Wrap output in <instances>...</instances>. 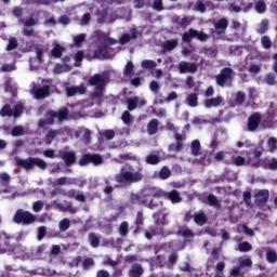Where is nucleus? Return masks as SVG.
<instances>
[{
	"label": "nucleus",
	"mask_w": 277,
	"mask_h": 277,
	"mask_svg": "<svg viewBox=\"0 0 277 277\" xmlns=\"http://www.w3.org/2000/svg\"><path fill=\"white\" fill-rule=\"evenodd\" d=\"M177 47H179V40L176 39L167 40L162 45V51L168 53L170 51H174V49Z\"/></svg>",
	"instance_id": "cd10ccee"
},
{
	"label": "nucleus",
	"mask_w": 277,
	"mask_h": 277,
	"mask_svg": "<svg viewBox=\"0 0 277 277\" xmlns=\"http://www.w3.org/2000/svg\"><path fill=\"white\" fill-rule=\"evenodd\" d=\"M18 49V40L16 38H10L9 43L6 45V51H14Z\"/></svg>",
	"instance_id": "5fc2aeb1"
},
{
	"label": "nucleus",
	"mask_w": 277,
	"mask_h": 277,
	"mask_svg": "<svg viewBox=\"0 0 277 277\" xmlns=\"http://www.w3.org/2000/svg\"><path fill=\"white\" fill-rule=\"evenodd\" d=\"M234 263H237L238 266L232 268L230 276L237 277L239 274H241V269L245 267H252V259L248 255L240 256L234 261Z\"/></svg>",
	"instance_id": "9b49d317"
},
{
	"label": "nucleus",
	"mask_w": 277,
	"mask_h": 277,
	"mask_svg": "<svg viewBox=\"0 0 277 277\" xmlns=\"http://www.w3.org/2000/svg\"><path fill=\"white\" fill-rule=\"evenodd\" d=\"M255 12H258V14H265V12H267V4H265V0H259L255 3Z\"/></svg>",
	"instance_id": "c03bdc74"
},
{
	"label": "nucleus",
	"mask_w": 277,
	"mask_h": 277,
	"mask_svg": "<svg viewBox=\"0 0 277 277\" xmlns=\"http://www.w3.org/2000/svg\"><path fill=\"white\" fill-rule=\"evenodd\" d=\"M107 9H102L101 11H97V23H105L107 21Z\"/></svg>",
	"instance_id": "4d7b16f0"
},
{
	"label": "nucleus",
	"mask_w": 277,
	"mask_h": 277,
	"mask_svg": "<svg viewBox=\"0 0 277 277\" xmlns=\"http://www.w3.org/2000/svg\"><path fill=\"white\" fill-rule=\"evenodd\" d=\"M233 77V70H224L221 72V75L215 77L216 83L221 88H224V85H232Z\"/></svg>",
	"instance_id": "2eb2a0df"
},
{
	"label": "nucleus",
	"mask_w": 277,
	"mask_h": 277,
	"mask_svg": "<svg viewBox=\"0 0 277 277\" xmlns=\"http://www.w3.org/2000/svg\"><path fill=\"white\" fill-rule=\"evenodd\" d=\"M129 42H131V34H122L120 39H119V44H129Z\"/></svg>",
	"instance_id": "0e129e2a"
},
{
	"label": "nucleus",
	"mask_w": 277,
	"mask_h": 277,
	"mask_svg": "<svg viewBox=\"0 0 277 277\" xmlns=\"http://www.w3.org/2000/svg\"><path fill=\"white\" fill-rule=\"evenodd\" d=\"M75 183H77L75 179L63 176L54 180V182H52V185L54 187H57L62 185H75Z\"/></svg>",
	"instance_id": "a878e982"
},
{
	"label": "nucleus",
	"mask_w": 277,
	"mask_h": 277,
	"mask_svg": "<svg viewBox=\"0 0 277 277\" xmlns=\"http://www.w3.org/2000/svg\"><path fill=\"white\" fill-rule=\"evenodd\" d=\"M60 157L62 160L65 161L66 166H72L75 161H77V158L75 156V151L65 149L63 151H60Z\"/></svg>",
	"instance_id": "412c9836"
},
{
	"label": "nucleus",
	"mask_w": 277,
	"mask_h": 277,
	"mask_svg": "<svg viewBox=\"0 0 277 277\" xmlns=\"http://www.w3.org/2000/svg\"><path fill=\"white\" fill-rule=\"evenodd\" d=\"M266 259L268 263H276L277 261V253L273 249L267 248L266 249Z\"/></svg>",
	"instance_id": "09e8293b"
},
{
	"label": "nucleus",
	"mask_w": 277,
	"mask_h": 277,
	"mask_svg": "<svg viewBox=\"0 0 277 277\" xmlns=\"http://www.w3.org/2000/svg\"><path fill=\"white\" fill-rule=\"evenodd\" d=\"M260 167L264 168L265 170H277V158L276 157H266L264 159H259Z\"/></svg>",
	"instance_id": "f3484780"
},
{
	"label": "nucleus",
	"mask_w": 277,
	"mask_h": 277,
	"mask_svg": "<svg viewBox=\"0 0 277 277\" xmlns=\"http://www.w3.org/2000/svg\"><path fill=\"white\" fill-rule=\"evenodd\" d=\"M226 137H228V135L226 134V131H224V130L216 131L213 140L210 143V148L212 150H216L217 146H220V142H224V140H226Z\"/></svg>",
	"instance_id": "a211bd4d"
},
{
	"label": "nucleus",
	"mask_w": 277,
	"mask_h": 277,
	"mask_svg": "<svg viewBox=\"0 0 277 277\" xmlns=\"http://www.w3.org/2000/svg\"><path fill=\"white\" fill-rule=\"evenodd\" d=\"M193 38H196L200 42H207L209 40V35H207L206 32H202V31H198L194 28H190L188 31H186L182 35L183 42H186L187 44H189V42H192Z\"/></svg>",
	"instance_id": "9d476101"
},
{
	"label": "nucleus",
	"mask_w": 277,
	"mask_h": 277,
	"mask_svg": "<svg viewBox=\"0 0 277 277\" xmlns=\"http://www.w3.org/2000/svg\"><path fill=\"white\" fill-rule=\"evenodd\" d=\"M207 220V214H205V212H197L194 214V222L197 226H205Z\"/></svg>",
	"instance_id": "c756f323"
},
{
	"label": "nucleus",
	"mask_w": 277,
	"mask_h": 277,
	"mask_svg": "<svg viewBox=\"0 0 277 277\" xmlns=\"http://www.w3.org/2000/svg\"><path fill=\"white\" fill-rule=\"evenodd\" d=\"M159 131V120L153 119L147 124V133L148 135H155Z\"/></svg>",
	"instance_id": "7c9ffc66"
},
{
	"label": "nucleus",
	"mask_w": 277,
	"mask_h": 277,
	"mask_svg": "<svg viewBox=\"0 0 277 277\" xmlns=\"http://www.w3.org/2000/svg\"><path fill=\"white\" fill-rule=\"evenodd\" d=\"M12 181V177L6 172L0 173V183L2 187H10V182Z\"/></svg>",
	"instance_id": "a19ab883"
},
{
	"label": "nucleus",
	"mask_w": 277,
	"mask_h": 277,
	"mask_svg": "<svg viewBox=\"0 0 277 277\" xmlns=\"http://www.w3.org/2000/svg\"><path fill=\"white\" fill-rule=\"evenodd\" d=\"M88 239L91 248H98L101 246V236L95 233H90Z\"/></svg>",
	"instance_id": "2f4dec72"
},
{
	"label": "nucleus",
	"mask_w": 277,
	"mask_h": 277,
	"mask_svg": "<svg viewBox=\"0 0 277 277\" xmlns=\"http://www.w3.org/2000/svg\"><path fill=\"white\" fill-rule=\"evenodd\" d=\"M121 120L123 123L127 124V127H131L133 124V116H131V113L129 110L123 111L121 115Z\"/></svg>",
	"instance_id": "ea45409f"
},
{
	"label": "nucleus",
	"mask_w": 277,
	"mask_h": 277,
	"mask_svg": "<svg viewBox=\"0 0 277 277\" xmlns=\"http://www.w3.org/2000/svg\"><path fill=\"white\" fill-rule=\"evenodd\" d=\"M159 161H160V158L155 154H149L146 157V163H149L151 166H157V163H159Z\"/></svg>",
	"instance_id": "6e6d98bb"
},
{
	"label": "nucleus",
	"mask_w": 277,
	"mask_h": 277,
	"mask_svg": "<svg viewBox=\"0 0 277 277\" xmlns=\"http://www.w3.org/2000/svg\"><path fill=\"white\" fill-rule=\"evenodd\" d=\"M83 42H85L84 34H80V35L74 37V44L76 47H81V44H83Z\"/></svg>",
	"instance_id": "052dcab7"
},
{
	"label": "nucleus",
	"mask_w": 277,
	"mask_h": 277,
	"mask_svg": "<svg viewBox=\"0 0 277 277\" xmlns=\"http://www.w3.org/2000/svg\"><path fill=\"white\" fill-rule=\"evenodd\" d=\"M172 175V171H170L168 169V167H163L160 172H159V176L162 181H166L167 179H170V176Z\"/></svg>",
	"instance_id": "13d9d810"
},
{
	"label": "nucleus",
	"mask_w": 277,
	"mask_h": 277,
	"mask_svg": "<svg viewBox=\"0 0 277 277\" xmlns=\"http://www.w3.org/2000/svg\"><path fill=\"white\" fill-rule=\"evenodd\" d=\"M119 233L122 237H127L129 234V223L128 222H122L119 226Z\"/></svg>",
	"instance_id": "bf43d9fd"
},
{
	"label": "nucleus",
	"mask_w": 277,
	"mask_h": 277,
	"mask_svg": "<svg viewBox=\"0 0 277 277\" xmlns=\"http://www.w3.org/2000/svg\"><path fill=\"white\" fill-rule=\"evenodd\" d=\"M37 220L38 217L36 216V214L24 209L16 210L13 216V222L15 224H21L22 226H29L31 224H35Z\"/></svg>",
	"instance_id": "423d86ee"
},
{
	"label": "nucleus",
	"mask_w": 277,
	"mask_h": 277,
	"mask_svg": "<svg viewBox=\"0 0 277 277\" xmlns=\"http://www.w3.org/2000/svg\"><path fill=\"white\" fill-rule=\"evenodd\" d=\"M64 196H67V198H75V200H78V202H85V196L83 193H81V190L70 189L65 192Z\"/></svg>",
	"instance_id": "393cba45"
},
{
	"label": "nucleus",
	"mask_w": 277,
	"mask_h": 277,
	"mask_svg": "<svg viewBox=\"0 0 277 277\" xmlns=\"http://www.w3.org/2000/svg\"><path fill=\"white\" fill-rule=\"evenodd\" d=\"M81 62H83V51H78L75 55V66H81Z\"/></svg>",
	"instance_id": "774afa93"
},
{
	"label": "nucleus",
	"mask_w": 277,
	"mask_h": 277,
	"mask_svg": "<svg viewBox=\"0 0 277 277\" xmlns=\"http://www.w3.org/2000/svg\"><path fill=\"white\" fill-rule=\"evenodd\" d=\"M192 23H194V17H192V16H184V17H182L180 27L182 29H187L189 27V25H192Z\"/></svg>",
	"instance_id": "8fccbe9b"
},
{
	"label": "nucleus",
	"mask_w": 277,
	"mask_h": 277,
	"mask_svg": "<svg viewBox=\"0 0 277 277\" xmlns=\"http://www.w3.org/2000/svg\"><path fill=\"white\" fill-rule=\"evenodd\" d=\"M259 124H261V115L254 114L250 116L248 120V131H256Z\"/></svg>",
	"instance_id": "b1692460"
},
{
	"label": "nucleus",
	"mask_w": 277,
	"mask_h": 277,
	"mask_svg": "<svg viewBox=\"0 0 277 277\" xmlns=\"http://www.w3.org/2000/svg\"><path fill=\"white\" fill-rule=\"evenodd\" d=\"M88 163H93L94 166H102L103 157L98 154H85L79 160L80 166H88Z\"/></svg>",
	"instance_id": "ddd939ff"
},
{
	"label": "nucleus",
	"mask_w": 277,
	"mask_h": 277,
	"mask_svg": "<svg viewBox=\"0 0 277 277\" xmlns=\"http://www.w3.org/2000/svg\"><path fill=\"white\" fill-rule=\"evenodd\" d=\"M108 78L107 76L94 75L89 79V85H94L95 92H93V98H100L107 85Z\"/></svg>",
	"instance_id": "0eeeda50"
},
{
	"label": "nucleus",
	"mask_w": 277,
	"mask_h": 277,
	"mask_svg": "<svg viewBox=\"0 0 277 277\" xmlns=\"http://www.w3.org/2000/svg\"><path fill=\"white\" fill-rule=\"evenodd\" d=\"M76 137H80L82 144H90L92 141V131L81 128L80 130L76 131Z\"/></svg>",
	"instance_id": "aec40b11"
},
{
	"label": "nucleus",
	"mask_w": 277,
	"mask_h": 277,
	"mask_svg": "<svg viewBox=\"0 0 277 277\" xmlns=\"http://www.w3.org/2000/svg\"><path fill=\"white\" fill-rule=\"evenodd\" d=\"M266 146L268 148V153H276L277 150V138L274 136L268 137L266 142Z\"/></svg>",
	"instance_id": "58836bf2"
},
{
	"label": "nucleus",
	"mask_w": 277,
	"mask_h": 277,
	"mask_svg": "<svg viewBox=\"0 0 277 277\" xmlns=\"http://www.w3.org/2000/svg\"><path fill=\"white\" fill-rule=\"evenodd\" d=\"M236 250L238 252H250V250H252V245L248 241H242V242H239Z\"/></svg>",
	"instance_id": "49530a36"
},
{
	"label": "nucleus",
	"mask_w": 277,
	"mask_h": 277,
	"mask_svg": "<svg viewBox=\"0 0 277 277\" xmlns=\"http://www.w3.org/2000/svg\"><path fill=\"white\" fill-rule=\"evenodd\" d=\"M166 198H168V200H171L173 205H176L183 200V197H181V193H179L177 190L167 193Z\"/></svg>",
	"instance_id": "c85d7f7f"
},
{
	"label": "nucleus",
	"mask_w": 277,
	"mask_h": 277,
	"mask_svg": "<svg viewBox=\"0 0 277 277\" xmlns=\"http://www.w3.org/2000/svg\"><path fill=\"white\" fill-rule=\"evenodd\" d=\"M185 103H186V105H188V107H198V94L190 93L186 97Z\"/></svg>",
	"instance_id": "c9c22d12"
},
{
	"label": "nucleus",
	"mask_w": 277,
	"mask_h": 277,
	"mask_svg": "<svg viewBox=\"0 0 277 277\" xmlns=\"http://www.w3.org/2000/svg\"><path fill=\"white\" fill-rule=\"evenodd\" d=\"M136 230H140L144 226V214L142 212H138L136 215Z\"/></svg>",
	"instance_id": "680f3d73"
},
{
	"label": "nucleus",
	"mask_w": 277,
	"mask_h": 277,
	"mask_svg": "<svg viewBox=\"0 0 277 277\" xmlns=\"http://www.w3.org/2000/svg\"><path fill=\"white\" fill-rule=\"evenodd\" d=\"M64 53V47L60 45V44H55L54 48L51 50V55L52 57H54L55 60H60V57H62Z\"/></svg>",
	"instance_id": "e433bc0d"
},
{
	"label": "nucleus",
	"mask_w": 277,
	"mask_h": 277,
	"mask_svg": "<svg viewBox=\"0 0 277 277\" xmlns=\"http://www.w3.org/2000/svg\"><path fill=\"white\" fill-rule=\"evenodd\" d=\"M168 210L166 208H162L161 210H159V212L154 213L155 223L158 226H166V224H168Z\"/></svg>",
	"instance_id": "6ab92c4d"
},
{
	"label": "nucleus",
	"mask_w": 277,
	"mask_h": 277,
	"mask_svg": "<svg viewBox=\"0 0 277 277\" xmlns=\"http://www.w3.org/2000/svg\"><path fill=\"white\" fill-rule=\"evenodd\" d=\"M141 66L144 70H155L157 68V62L145 60L142 62Z\"/></svg>",
	"instance_id": "79ce46f5"
},
{
	"label": "nucleus",
	"mask_w": 277,
	"mask_h": 277,
	"mask_svg": "<svg viewBox=\"0 0 277 277\" xmlns=\"http://www.w3.org/2000/svg\"><path fill=\"white\" fill-rule=\"evenodd\" d=\"M23 114V105L16 104L14 106L6 104L4 107L0 110V116L2 118H5L8 116L9 118H18Z\"/></svg>",
	"instance_id": "f8f14e48"
},
{
	"label": "nucleus",
	"mask_w": 277,
	"mask_h": 277,
	"mask_svg": "<svg viewBox=\"0 0 277 277\" xmlns=\"http://www.w3.org/2000/svg\"><path fill=\"white\" fill-rule=\"evenodd\" d=\"M226 29H228V19L226 17L220 18L214 24V29H211L214 40H222L226 36Z\"/></svg>",
	"instance_id": "1a4fd4ad"
},
{
	"label": "nucleus",
	"mask_w": 277,
	"mask_h": 277,
	"mask_svg": "<svg viewBox=\"0 0 277 277\" xmlns=\"http://www.w3.org/2000/svg\"><path fill=\"white\" fill-rule=\"evenodd\" d=\"M142 274H144V268L140 264H134L129 271V277H141Z\"/></svg>",
	"instance_id": "473e14b6"
},
{
	"label": "nucleus",
	"mask_w": 277,
	"mask_h": 277,
	"mask_svg": "<svg viewBox=\"0 0 277 277\" xmlns=\"http://www.w3.org/2000/svg\"><path fill=\"white\" fill-rule=\"evenodd\" d=\"M148 208L149 209H159V211H161V209H164L163 203L159 199H151L150 202L148 203Z\"/></svg>",
	"instance_id": "3c124183"
},
{
	"label": "nucleus",
	"mask_w": 277,
	"mask_h": 277,
	"mask_svg": "<svg viewBox=\"0 0 277 277\" xmlns=\"http://www.w3.org/2000/svg\"><path fill=\"white\" fill-rule=\"evenodd\" d=\"M261 42L264 49H272V39L269 37L263 36Z\"/></svg>",
	"instance_id": "338daca9"
},
{
	"label": "nucleus",
	"mask_w": 277,
	"mask_h": 277,
	"mask_svg": "<svg viewBox=\"0 0 277 277\" xmlns=\"http://www.w3.org/2000/svg\"><path fill=\"white\" fill-rule=\"evenodd\" d=\"M13 16L15 18H18L19 25H24V28L22 30L23 36H26V38H36L38 36V32L32 27H36L38 25V19L34 17H28L24 19L23 16V8L16 6L13 9Z\"/></svg>",
	"instance_id": "f03ea898"
},
{
	"label": "nucleus",
	"mask_w": 277,
	"mask_h": 277,
	"mask_svg": "<svg viewBox=\"0 0 277 277\" xmlns=\"http://www.w3.org/2000/svg\"><path fill=\"white\" fill-rule=\"evenodd\" d=\"M50 88H51V85L44 84L43 87H41L39 89H35V91H34L35 98H47V96H49Z\"/></svg>",
	"instance_id": "bb28decb"
},
{
	"label": "nucleus",
	"mask_w": 277,
	"mask_h": 277,
	"mask_svg": "<svg viewBox=\"0 0 277 277\" xmlns=\"http://www.w3.org/2000/svg\"><path fill=\"white\" fill-rule=\"evenodd\" d=\"M117 183L122 186L131 185L132 183H140L144 179L142 169L135 170L133 167L126 164L121 168L120 173L115 176Z\"/></svg>",
	"instance_id": "f257e3e1"
},
{
	"label": "nucleus",
	"mask_w": 277,
	"mask_h": 277,
	"mask_svg": "<svg viewBox=\"0 0 277 277\" xmlns=\"http://www.w3.org/2000/svg\"><path fill=\"white\" fill-rule=\"evenodd\" d=\"M179 235H182V237H185L186 239H192V237H196V234L188 227L180 228Z\"/></svg>",
	"instance_id": "37998d69"
},
{
	"label": "nucleus",
	"mask_w": 277,
	"mask_h": 277,
	"mask_svg": "<svg viewBox=\"0 0 277 277\" xmlns=\"http://www.w3.org/2000/svg\"><path fill=\"white\" fill-rule=\"evenodd\" d=\"M151 196L154 200H159V198H166L167 193L161 189H157L151 192Z\"/></svg>",
	"instance_id": "e2e57ef3"
},
{
	"label": "nucleus",
	"mask_w": 277,
	"mask_h": 277,
	"mask_svg": "<svg viewBox=\"0 0 277 277\" xmlns=\"http://www.w3.org/2000/svg\"><path fill=\"white\" fill-rule=\"evenodd\" d=\"M60 230H62L63 233H66V230H68L70 228V219L65 217L63 219L60 224Z\"/></svg>",
	"instance_id": "603ef678"
},
{
	"label": "nucleus",
	"mask_w": 277,
	"mask_h": 277,
	"mask_svg": "<svg viewBox=\"0 0 277 277\" xmlns=\"http://www.w3.org/2000/svg\"><path fill=\"white\" fill-rule=\"evenodd\" d=\"M116 56V49L106 42L97 44L91 55V60H111Z\"/></svg>",
	"instance_id": "39448f33"
},
{
	"label": "nucleus",
	"mask_w": 277,
	"mask_h": 277,
	"mask_svg": "<svg viewBox=\"0 0 277 277\" xmlns=\"http://www.w3.org/2000/svg\"><path fill=\"white\" fill-rule=\"evenodd\" d=\"M83 269H90V267H94V260L92 258H87L82 262Z\"/></svg>",
	"instance_id": "69168bd1"
},
{
	"label": "nucleus",
	"mask_w": 277,
	"mask_h": 277,
	"mask_svg": "<svg viewBox=\"0 0 277 277\" xmlns=\"http://www.w3.org/2000/svg\"><path fill=\"white\" fill-rule=\"evenodd\" d=\"M201 145H200V141L199 140H195L192 142L190 144V153L193 155V157H198L199 155H201L202 153L200 151Z\"/></svg>",
	"instance_id": "72a5a7b5"
},
{
	"label": "nucleus",
	"mask_w": 277,
	"mask_h": 277,
	"mask_svg": "<svg viewBox=\"0 0 277 277\" xmlns=\"http://www.w3.org/2000/svg\"><path fill=\"white\" fill-rule=\"evenodd\" d=\"M254 202L259 207H262V205H267V200H269V190L268 189H258L254 190Z\"/></svg>",
	"instance_id": "dca6fc26"
},
{
	"label": "nucleus",
	"mask_w": 277,
	"mask_h": 277,
	"mask_svg": "<svg viewBox=\"0 0 277 277\" xmlns=\"http://www.w3.org/2000/svg\"><path fill=\"white\" fill-rule=\"evenodd\" d=\"M208 203L210 207H215V209H220L222 207V202L214 195L208 196Z\"/></svg>",
	"instance_id": "a18cd8bd"
},
{
	"label": "nucleus",
	"mask_w": 277,
	"mask_h": 277,
	"mask_svg": "<svg viewBox=\"0 0 277 277\" xmlns=\"http://www.w3.org/2000/svg\"><path fill=\"white\" fill-rule=\"evenodd\" d=\"M179 70H198V67L196 66V64L181 62L179 65Z\"/></svg>",
	"instance_id": "de8ad7c7"
},
{
	"label": "nucleus",
	"mask_w": 277,
	"mask_h": 277,
	"mask_svg": "<svg viewBox=\"0 0 277 277\" xmlns=\"http://www.w3.org/2000/svg\"><path fill=\"white\" fill-rule=\"evenodd\" d=\"M25 133H26L25 128H23L21 126L14 127L11 131V135H13V137H18L21 135H25Z\"/></svg>",
	"instance_id": "864d4df0"
},
{
	"label": "nucleus",
	"mask_w": 277,
	"mask_h": 277,
	"mask_svg": "<svg viewBox=\"0 0 277 277\" xmlns=\"http://www.w3.org/2000/svg\"><path fill=\"white\" fill-rule=\"evenodd\" d=\"M224 103V97L222 96H216L212 98H207L203 102V105L207 109H211L212 107H220Z\"/></svg>",
	"instance_id": "5701e85b"
},
{
	"label": "nucleus",
	"mask_w": 277,
	"mask_h": 277,
	"mask_svg": "<svg viewBox=\"0 0 277 277\" xmlns=\"http://www.w3.org/2000/svg\"><path fill=\"white\" fill-rule=\"evenodd\" d=\"M268 29H269V21L267 18H265V19H262L256 31H258V34L263 36V34H267Z\"/></svg>",
	"instance_id": "4c0bfd02"
},
{
	"label": "nucleus",
	"mask_w": 277,
	"mask_h": 277,
	"mask_svg": "<svg viewBox=\"0 0 277 277\" xmlns=\"http://www.w3.org/2000/svg\"><path fill=\"white\" fill-rule=\"evenodd\" d=\"M87 88L83 84L66 87L67 96H77V94H85Z\"/></svg>",
	"instance_id": "4be33fe9"
},
{
	"label": "nucleus",
	"mask_w": 277,
	"mask_h": 277,
	"mask_svg": "<svg viewBox=\"0 0 277 277\" xmlns=\"http://www.w3.org/2000/svg\"><path fill=\"white\" fill-rule=\"evenodd\" d=\"M57 135H60V131L50 130L44 137V142H45L47 146H51V144L53 143V140H55V137H57Z\"/></svg>",
	"instance_id": "f704fd0d"
},
{
	"label": "nucleus",
	"mask_w": 277,
	"mask_h": 277,
	"mask_svg": "<svg viewBox=\"0 0 277 277\" xmlns=\"http://www.w3.org/2000/svg\"><path fill=\"white\" fill-rule=\"evenodd\" d=\"M126 105L128 111H135L137 107H144L146 105V100L140 96L128 97L126 100Z\"/></svg>",
	"instance_id": "4468645a"
},
{
	"label": "nucleus",
	"mask_w": 277,
	"mask_h": 277,
	"mask_svg": "<svg viewBox=\"0 0 277 277\" xmlns=\"http://www.w3.org/2000/svg\"><path fill=\"white\" fill-rule=\"evenodd\" d=\"M263 155V146L260 149H255L253 158L249 157L248 160L243 156L233 157L232 161H226V163H232L233 166H237L238 168L241 166H250L251 168H261V156Z\"/></svg>",
	"instance_id": "7ed1b4c3"
},
{
	"label": "nucleus",
	"mask_w": 277,
	"mask_h": 277,
	"mask_svg": "<svg viewBox=\"0 0 277 277\" xmlns=\"http://www.w3.org/2000/svg\"><path fill=\"white\" fill-rule=\"evenodd\" d=\"M17 166L19 168H25L27 172L29 170H34V168H40V170H47V161L40 159V158H27V159H17L16 160Z\"/></svg>",
	"instance_id": "6e6552de"
},
{
	"label": "nucleus",
	"mask_w": 277,
	"mask_h": 277,
	"mask_svg": "<svg viewBox=\"0 0 277 277\" xmlns=\"http://www.w3.org/2000/svg\"><path fill=\"white\" fill-rule=\"evenodd\" d=\"M55 118H57L58 122H64L68 118V108L63 107L58 111L50 110L45 115V119H41L39 121V127L44 129L49 124H53L55 122Z\"/></svg>",
	"instance_id": "20e7f679"
}]
</instances>
